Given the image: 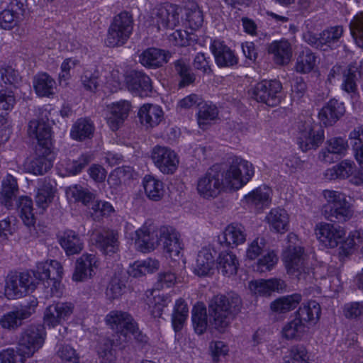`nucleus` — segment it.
Here are the masks:
<instances>
[{"mask_svg": "<svg viewBox=\"0 0 363 363\" xmlns=\"http://www.w3.org/2000/svg\"><path fill=\"white\" fill-rule=\"evenodd\" d=\"M218 109L213 104L201 103L197 113V121L199 126L202 129H206L213 121L218 117Z\"/></svg>", "mask_w": 363, "mask_h": 363, "instance_id": "nucleus-42", "label": "nucleus"}, {"mask_svg": "<svg viewBox=\"0 0 363 363\" xmlns=\"http://www.w3.org/2000/svg\"><path fill=\"white\" fill-rule=\"evenodd\" d=\"M105 322L112 330L121 335H126L128 330L134 327L135 320L126 311L113 310L106 315Z\"/></svg>", "mask_w": 363, "mask_h": 363, "instance_id": "nucleus-22", "label": "nucleus"}, {"mask_svg": "<svg viewBox=\"0 0 363 363\" xmlns=\"http://www.w3.org/2000/svg\"><path fill=\"white\" fill-rule=\"evenodd\" d=\"M98 266V260L94 255L83 254L76 261L72 279L75 281H83L91 278L95 274Z\"/></svg>", "mask_w": 363, "mask_h": 363, "instance_id": "nucleus-21", "label": "nucleus"}, {"mask_svg": "<svg viewBox=\"0 0 363 363\" xmlns=\"http://www.w3.org/2000/svg\"><path fill=\"white\" fill-rule=\"evenodd\" d=\"M169 55L164 50L150 48L144 50L140 55V63L147 67H159L168 61Z\"/></svg>", "mask_w": 363, "mask_h": 363, "instance_id": "nucleus-34", "label": "nucleus"}, {"mask_svg": "<svg viewBox=\"0 0 363 363\" xmlns=\"http://www.w3.org/2000/svg\"><path fill=\"white\" fill-rule=\"evenodd\" d=\"M211 50L217 65L220 67H233L238 62V58L234 52L223 42L214 40L211 45Z\"/></svg>", "mask_w": 363, "mask_h": 363, "instance_id": "nucleus-28", "label": "nucleus"}, {"mask_svg": "<svg viewBox=\"0 0 363 363\" xmlns=\"http://www.w3.org/2000/svg\"><path fill=\"white\" fill-rule=\"evenodd\" d=\"M323 194L326 203L323 205L321 213L326 220L344 223L353 218V206L347 200L345 194L333 190H325Z\"/></svg>", "mask_w": 363, "mask_h": 363, "instance_id": "nucleus-2", "label": "nucleus"}, {"mask_svg": "<svg viewBox=\"0 0 363 363\" xmlns=\"http://www.w3.org/2000/svg\"><path fill=\"white\" fill-rule=\"evenodd\" d=\"M99 73L98 71L86 70L84 72L81 81L84 88L89 91L95 92L99 86Z\"/></svg>", "mask_w": 363, "mask_h": 363, "instance_id": "nucleus-62", "label": "nucleus"}, {"mask_svg": "<svg viewBox=\"0 0 363 363\" xmlns=\"http://www.w3.org/2000/svg\"><path fill=\"white\" fill-rule=\"evenodd\" d=\"M160 245L162 244L164 251L168 257L177 262L179 268H184L185 264L182 250L184 245L180 239L179 233L171 226L160 228Z\"/></svg>", "mask_w": 363, "mask_h": 363, "instance_id": "nucleus-6", "label": "nucleus"}, {"mask_svg": "<svg viewBox=\"0 0 363 363\" xmlns=\"http://www.w3.org/2000/svg\"><path fill=\"white\" fill-rule=\"evenodd\" d=\"M306 326L298 317L288 322L282 328L283 337L286 340H300L305 333Z\"/></svg>", "mask_w": 363, "mask_h": 363, "instance_id": "nucleus-48", "label": "nucleus"}, {"mask_svg": "<svg viewBox=\"0 0 363 363\" xmlns=\"http://www.w3.org/2000/svg\"><path fill=\"white\" fill-rule=\"evenodd\" d=\"M51 267L57 268V269L60 268L57 260L42 262L37 264L36 269L31 274L38 283V281H48L51 278Z\"/></svg>", "mask_w": 363, "mask_h": 363, "instance_id": "nucleus-53", "label": "nucleus"}, {"mask_svg": "<svg viewBox=\"0 0 363 363\" xmlns=\"http://www.w3.org/2000/svg\"><path fill=\"white\" fill-rule=\"evenodd\" d=\"M52 167V154L50 147H35L34 157L27 162L28 172L42 175Z\"/></svg>", "mask_w": 363, "mask_h": 363, "instance_id": "nucleus-20", "label": "nucleus"}, {"mask_svg": "<svg viewBox=\"0 0 363 363\" xmlns=\"http://www.w3.org/2000/svg\"><path fill=\"white\" fill-rule=\"evenodd\" d=\"M58 241L67 255L79 254L84 248V242L79 235L72 230H66L58 235Z\"/></svg>", "mask_w": 363, "mask_h": 363, "instance_id": "nucleus-31", "label": "nucleus"}, {"mask_svg": "<svg viewBox=\"0 0 363 363\" xmlns=\"http://www.w3.org/2000/svg\"><path fill=\"white\" fill-rule=\"evenodd\" d=\"M224 189L221 181V174L215 169H210L204 175L199 178L196 190L203 199L217 197Z\"/></svg>", "mask_w": 363, "mask_h": 363, "instance_id": "nucleus-11", "label": "nucleus"}, {"mask_svg": "<svg viewBox=\"0 0 363 363\" xmlns=\"http://www.w3.org/2000/svg\"><path fill=\"white\" fill-rule=\"evenodd\" d=\"M301 300L302 296L297 293L284 296L272 302L270 308L274 312L286 313L295 309Z\"/></svg>", "mask_w": 363, "mask_h": 363, "instance_id": "nucleus-38", "label": "nucleus"}, {"mask_svg": "<svg viewBox=\"0 0 363 363\" xmlns=\"http://www.w3.org/2000/svg\"><path fill=\"white\" fill-rule=\"evenodd\" d=\"M297 317L303 322L315 323L320 318L321 308L315 301L303 303L297 311Z\"/></svg>", "mask_w": 363, "mask_h": 363, "instance_id": "nucleus-47", "label": "nucleus"}, {"mask_svg": "<svg viewBox=\"0 0 363 363\" xmlns=\"http://www.w3.org/2000/svg\"><path fill=\"white\" fill-rule=\"evenodd\" d=\"M327 175L330 179L350 178V182L355 185L363 184V169L358 170L353 161L345 160L333 168L328 169Z\"/></svg>", "mask_w": 363, "mask_h": 363, "instance_id": "nucleus-17", "label": "nucleus"}, {"mask_svg": "<svg viewBox=\"0 0 363 363\" xmlns=\"http://www.w3.org/2000/svg\"><path fill=\"white\" fill-rule=\"evenodd\" d=\"M138 116L143 125L147 128H152L162 121L164 112L157 104H145L139 108Z\"/></svg>", "mask_w": 363, "mask_h": 363, "instance_id": "nucleus-27", "label": "nucleus"}, {"mask_svg": "<svg viewBox=\"0 0 363 363\" xmlns=\"http://www.w3.org/2000/svg\"><path fill=\"white\" fill-rule=\"evenodd\" d=\"M33 87L38 96L49 97L55 94L56 82L48 73L40 72L34 77Z\"/></svg>", "mask_w": 363, "mask_h": 363, "instance_id": "nucleus-35", "label": "nucleus"}, {"mask_svg": "<svg viewBox=\"0 0 363 363\" xmlns=\"http://www.w3.org/2000/svg\"><path fill=\"white\" fill-rule=\"evenodd\" d=\"M38 282L29 272H11L6 277L4 295L9 300L26 296L33 291Z\"/></svg>", "mask_w": 363, "mask_h": 363, "instance_id": "nucleus-4", "label": "nucleus"}, {"mask_svg": "<svg viewBox=\"0 0 363 363\" xmlns=\"http://www.w3.org/2000/svg\"><path fill=\"white\" fill-rule=\"evenodd\" d=\"M278 257L274 251L268 252L257 263V270L260 272L271 270L277 263Z\"/></svg>", "mask_w": 363, "mask_h": 363, "instance_id": "nucleus-64", "label": "nucleus"}, {"mask_svg": "<svg viewBox=\"0 0 363 363\" xmlns=\"http://www.w3.org/2000/svg\"><path fill=\"white\" fill-rule=\"evenodd\" d=\"M143 184L147 197L154 201H160L164 194V184L162 181L152 175H146Z\"/></svg>", "mask_w": 363, "mask_h": 363, "instance_id": "nucleus-39", "label": "nucleus"}, {"mask_svg": "<svg viewBox=\"0 0 363 363\" xmlns=\"http://www.w3.org/2000/svg\"><path fill=\"white\" fill-rule=\"evenodd\" d=\"M350 32L357 44L363 48V12L357 13L350 23Z\"/></svg>", "mask_w": 363, "mask_h": 363, "instance_id": "nucleus-58", "label": "nucleus"}, {"mask_svg": "<svg viewBox=\"0 0 363 363\" xmlns=\"http://www.w3.org/2000/svg\"><path fill=\"white\" fill-rule=\"evenodd\" d=\"M56 189L50 179H45L40 182L35 202L39 208L45 210L52 203Z\"/></svg>", "mask_w": 363, "mask_h": 363, "instance_id": "nucleus-37", "label": "nucleus"}, {"mask_svg": "<svg viewBox=\"0 0 363 363\" xmlns=\"http://www.w3.org/2000/svg\"><path fill=\"white\" fill-rule=\"evenodd\" d=\"M282 85L277 80H264L257 83L250 91V95L257 102L275 106L280 102L279 94Z\"/></svg>", "mask_w": 363, "mask_h": 363, "instance_id": "nucleus-9", "label": "nucleus"}, {"mask_svg": "<svg viewBox=\"0 0 363 363\" xmlns=\"http://www.w3.org/2000/svg\"><path fill=\"white\" fill-rule=\"evenodd\" d=\"M91 209L92 210L91 216L94 220L110 216L115 211L109 202L101 200L94 201Z\"/></svg>", "mask_w": 363, "mask_h": 363, "instance_id": "nucleus-57", "label": "nucleus"}, {"mask_svg": "<svg viewBox=\"0 0 363 363\" xmlns=\"http://www.w3.org/2000/svg\"><path fill=\"white\" fill-rule=\"evenodd\" d=\"M18 209L20 217L24 224L27 226H32L35 223V217L33 213V201L28 196H22L18 202Z\"/></svg>", "mask_w": 363, "mask_h": 363, "instance_id": "nucleus-50", "label": "nucleus"}, {"mask_svg": "<svg viewBox=\"0 0 363 363\" xmlns=\"http://www.w3.org/2000/svg\"><path fill=\"white\" fill-rule=\"evenodd\" d=\"M126 286L124 281L118 277H113L106 290V298L113 301L119 299L125 292Z\"/></svg>", "mask_w": 363, "mask_h": 363, "instance_id": "nucleus-55", "label": "nucleus"}, {"mask_svg": "<svg viewBox=\"0 0 363 363\" xmlns=\"http://www.w3.org/2000/svg\"><path fill=\"white\" fill-rule=\"evenodd\" d=\"M281 280L271 279L267 280L252 281L250 283V289L255 294L260 296H269L273 291H278L281 288Z\"/></svg>", "mask_w": 363, "mask_h": 363, "instance_id": "nucleus-43", "label": "nucleus"}, {"mask_svg": "<svg viewBox=\"0 0 363 363\" xmlns=\"http://www.w3.org/2000/svg\"><path fill=\"white\" fill-rule=\"evenodd\" d=\"M151 157L154 164L164 174H173L179 164L177 153L164 146H155L152 150Z\"/></svg>", "mask_w": 363, "mask_h": 363, "instance_id": "nucleus-12", "label": "nucleus"}, {"mask_svg": "<svg viewBox=\"0 0 363 363\" xmlns=\"http://www.w3.org/2000/svg\"><path fill=\"white\" fill-rule=\"evenodd\" d=\"M238 265V259L233 252L225 251L220 253L218 257V269L224 276L235 274Z\"/></svg>", "mask_w": 363, "mask_h": 363, "instance_id": "nucleus-40", "label": "nucleus"}, {"mask_svg": "<svg viewBox=\"0 0 363 363\" xmlns=\"http://www.w3.org/2000/svg\"><path fill=\"white\" fill-rule=\"evenodd\" d=\"M28 358L17 349L8 348L0 352V363H26Z\"/></svg>", "mask_w": 363, "mask_h": 363, "instance_id": "nucleus-60", "label": "nucleus"}, {"mask_svg": "<svg viewBox=\"0 0 363 363\" xmlns=\"http://www.w3.org/2000/svg\"><path fill=\"white\" fill-rule=\"evenodd\" d=\"M247 234L245 227L238 223H232L224 229L222 238H219L220 242L225 243L226 246L235 247L243 244L246 240Z\"/></svg>", "mask_w": 363, "mask_h": 363, "instance_id": "nucleus-29", "label": "nucleus"}, {"mask_svg": "<svg viewBox=\"0 0 363 363\" xmlns=\"http://www.w3.org/2000/svg\"><path fill=\"white\" fill-rule=\"evenodd\" d=\"M68 199L74 201H81L85 206L94 200V194L87 189L79 185L69 186L66 190Z\"/></svg>", "mask_w": 363, "mask_h": 363, "instance_id": "nucleus-52", "label": "nucleus"}, {"mask_svg": "<svg viewBox=\"0 0 363 363\" xmlns=\"http://www.w3.org/2000/svg\"><path fill=\"white\" fill-rule=\"evenodd\" d=\"M272 189L267 186H260L246 194L242 203L248 207L261 210L268 207L272 202Z\"/></svg>", "mask_w": 363, "mask_h": 363, "instance_id": "nucleus-24", "label": "nucleus"}, {"mask_svg": "<svg viewBox=\"0 0 363 363\" xmlns=\"http://www.w3.org/2000/svg\"><path fill=\"white\" fill-rule=\"evenodd\" d=\"M24 13L23 4L18 0H13L7 8L0 13V27L4 30H11L17 26Z\"/></svg>", "mask_w": 363, "mask_h": 363, "instance_id": "nucleus-23", "label": "nucleus"}, {"mask_svg": "<svg viewBox=\"0 0 363 363\" xmlns=\"http://www.w3.org/2000/svg\"><path fill=\"white\" fill-rule=\"evenodd\" d=\"M189 314L186 303L182 298L177 300L172 315V325L175 331L180 330L185 323Z\"/></svg>", "mask_w": 363, "mask_h": 363, "instance_id": "nucleus-49", "label": "nucleus"}, {"mask_svg": "<svg viewBox=\"0 0 363 363\" xmlns=\"http://www.w3.org/2000/svg\"><path fill=\"white\" fill-rule=\"evenodd\" d=\"M255 173L253 164L241 157L232 159L228 168L220 172L224 188L238 190L246 185Z\"/></svg>", "mask_w": 363, "mask_h": 363, "instance_id": "nucleus-3", "label": "nucleus"}, {"mask_svg": "<svg viewBox=\"0 0 363 363\" xmlns=\"http://www.w3.org/2000/svg\"><path fill=\"white\" fill-rule=\"evenodd\" d=\"M94 126L93 123L86 118L78 119L72 125L70 131L72 138L76 140H84L93 135Z\"/></svg>", "mask_w": 363, "mask_h": 363, "instance_id": "nucleus-45", "label": "nucleus"}, {"mask_svg": "<svg viewBox=\"0 0 363 363\" xmlns=\"http://www.w3.org/2000/svg\"><path fill=\"white\" fill-rule=\"evenodd\" d=\"M56 357L60 363H79V357L76 350L69 345L58 343L57 345Z\"/></svg>", "mask_w": 363, "mask_h": 363, "instance_id": "nucleus-54", "label": "nucleus"}, {"mask_svg": "<svg viewBox=\"0 0 363 363\" xmlns=\"http://www.w3.org/2000/svg\"><path fill=\"white\" fill-rule=\"evenodd\" d=\"M126 82L128 90L140 97L147 96L152 91L150 78L140 72H132L127 77Z\"/></svg>", "mask_w": 363, "mask_h": 363, "instance_id": "nucleus-25", "label": "nucleus"}, {"mask_svg": "<svg viewBox=\"0 0 363 363\" xmlns=\"http://www.w3.org/2000/svg\"><path fill=\"white\" fill-rule=\"evenodd\" d=\"M181 8L169 3L155 6L151 11L152 24L157 28H174L179 22Z\"/></svg>", "mask_w": 363, "mask_h": 363, "instance_id": "nucleus-8", "label": "nucleus"}, {"mask_svg": "<svg viewBox=\"0 0 363 363\" xmlns=\"http://www.w3.org/2000/svg\"><path fill=\"white\" fill-rule=\"evenodd\" d=\"M214 265V257L209 250L203 248L199 252L194 272L199 276H206L210 274Z\"/></svg>", "mask_w": 363, "mask_h": 363, "instance_id": "nucleus-44", "label": "nucleus"}, {"mask_svg": "<svg viewBox=\"0 0 363 363\" xmlns=\"http://www.w3.org/2000/svg\"><path fill=\"white\" fill-rule=\"evenodd\" d=\"M175 69L181 77L179 86H186L194 82V75L190 72L189 66L184 61L177 60L175 62Z\"/></svg>", "mask_w": 363, "mask_h": 363, "instance_id": "nucleus-61", "label": "nucleus"}, {"mask_svg": "<svg viewBox=\"0 0 363 363\" xmlns=\"http://www.w3.org/2000/svg\"><path fill=\"white\" fill-rule=\"evenodd\" d=\"M267 50L273 55L274 62L279 65L288 64L292 57L291 45L286 40L273 41L268 46Z\"/></svg>", "mask_w": 363, "mask_h": 363, "instance_id": "nucleus-32", "label": "nucleus"}, {"mask_svg": "<svg viewBox=\"0 0 363 363\" xmlns=\"http://www.w3.org/2000/svg\"><path fill=\"white\" fill-rule=\"evenodd\" d=\"M190 5L191 7L188 8L186 13V22L191 30H196L203 25V13L196 4L191 3Z\"/></svg>", "mask_w": 363, "mask_h": 363, "instance_id": "nucleus-56", "label": "nucleus"}, {"mask_svg": "<svg viewBox=\"0 0 363 363\" xmlns=\"http://www.w3.org/2000/svg\"><path fill=\"white\" fill-rule=\"evenodd\" d=\"M316 65V56L309 49L301 52L296 58L295 70L301 74L311 72Z\"/></svg>", "mask_w": 363, "mask_h": 363, "instance_id": "nucleus-46", "label": "nucleus"}, {"mask_svg": "<svg viewBox=\"0 0 363 363\" xmlns=\"http://www.w3.org/2000/svg\"><path fill=\"white\" fill-rule=\"evenodd\" d=\"M160 228L152 223L145 222L135 230V245L142 252H150L160 246Z\"/></svg>", "mask_w": 363, "mask_h": 363, "instance_id": "nucleus-13", "label": "nucleus"}, {"mask_svg": "<svg viewBox=\"0 0 363 363\" xmlns=\"http://www.w3.org/2000/svg\"><path fill=\"white\" fill-rule=\"evenodd\" d=\"M18 192V184L16 179L9 174L2 181V189L0 192V203L6 208L12 206L13 199Z\"/></svg>", "mask_w": 363, "mask_h": 363, "instance_id": "nucleus-41", "label": "nucleus"}, {"mask_svg": "<svg viewBox=\"0 0 363 363\" xmlns=\"http://www.w3.org/2000/svg\"><path fill=\"white\" fill-rule=\"evenodd\" d=\"M48 118L33 119L28 123V135L38 142L36 147H50L52 131Z\"/></svg>", "mask_w": 363, "mask_h": 363, "instance_id": "nucleus-18", "label": "nucleus"}, {"mask_svg": "<svg viewBox=\"0 0 363 363\" xmlns=\"http://www.w3.org/2000/svg\"><path fill=\"white\" fill-rule=\"evenodd\" d=\"M315 234L323 245L334 248L342 242L345 236V230L341 226L333 223L320 222L315 227Z\"/></svg>", "mask_w": 363, "mask_h": 363, "instance_id": "nucleus-15", "label": "nucleus"}, {"mask_svg": "<svg viewBox=\"0 0 363 363\" xmlns=\"http://www.w3.org/2000/svg\"><path fill=\"white\" fill-rule=\"evenodd\" d=\"M344 33L342 26H330L322 31V41L326 50L337 46Z\"/></svg>", "mask_w": 363, "mask_h": 363, "instance_id": "nucleus-51", "label": "nucleus"}, {"mask_svg": "<svg viewBox=\"0 0 363 363\" xmlns=\"http://www.w3.org/2000/svg\"><path fill=\"white\" fill-rule=\"evenodd\" d=\"M242 300L235 294H218L208 302V320L206 307L198 303L192 309V323L196 333L203 334L208 324L218 331L225 333L240 312Z\"/></svg>", "mask_w": 363, "mask_h": 363, "instance_id": "nucleus-1", "label": "nucleus"}, {"mask_svg": "<svg viewBox=\"0 0 363 363\" xmlns=\"http://www.w3.org/2000/svg\"><path fill=\"white\" fill-rule=\"evenodd\" d=\"M133 29V16L128 11L116 15L108 30L105 43L108 47H118L124 45L129 39Z\"/></svg>", "mask_w": 363, "mask_h": 363, "instance_id": "nucleus-5", "label": "nucleus"}, {"mask_svg": "<svg viewBox=\"0 0 363 363\" xmlns=\"http://www.w3.org/2000/svg\"><path fill=\"white\" fill-rule=\"evenodd\" d=\"M32 304L16 308L4 314L0 318V325L8 330H16L23 325L24 320L28 319L35 311L36 301Z\"/></svg>", "mask_w": 363, "mask_h": 363, "instance_id": "nucleus-16", "label": "nucleus"}, {"mask_svg": "<svg viewBox=\"0 0 363 363\" xmlns=\"http://www.w3.org/2000/svg\"><path fill=\"white\" fill-rule=\"evenodd\" d=\"M283 261L287 272L298 279H305L310 269L306 266L303 249L300 246L289 245L283 252Z\"/></svg>", "mask_w": 363, "mask_h": 363, "instance_id": "nucleus-10", "label": "nucleus"}, {"mask_svg": "<svg viewBox=\"0 0 363 363\" xmlns=\"http://www.w3.org/2000/svg\"><path fill=\"white\" fill-rule=\"evenodd\" d=\"M132 105L129 101L121 100L106 106V123L112 131L121 128L128 118Z\"/></svg>", "mask_w": 363, "mask_h": 363, "instance_id": "nucleus-14", "label": "nucleus"}, {"mask_svg": "<svg viewBox=\"0 0 363 363\" xmlns=\"http://www.w3.org/2000/svg\"><path fill=\"white\" fill-rule=\"evenodd\" d=\"M347 148V140L342 137H333L326 140L324 148L318 154V159L326 164H331L339 156L344 155Z\"/></svg>", "mask_w": 363, "mask_h": 363, "instance_id": "nucleus-19", "label": "nucleus"}, {"mask_svg": "<svg viewBox=\"0 0 363 363\" xmlns=\"http://www.w3.org/2000/svg\"><path fill=\"white\" fill-rule=\"evenodd\" d=\"M269 229L276 233H284L289 229V218L287 212L280 208H274L265 217Z\"/></svg>", "mask_w": 363, "mask_h": 363, "instance_id": "nucleus-33", "label": "nucleus"}, {"mask_svg": "<svg viewBox=\"0 0 363 363\" xmlns=\"http://www.w3.org/2000/svg\"><path fill=\"white\" fill-rule=\"evenodd\" d=\"M96 247L105 255L112 256L119 251L118 233L108 230L96 234Z\"/></svg>", "mask_w": 363, "mask_h": 363, "instance_id": "nucleus-26", "label": "nucleus"}, {"mask_svg": "<svg viewBox=\"0 0 363 363\" xmlns=\"http://www.w3.org/2000/svg\"><path fill=\"white\" fill-rule=\"evenodd\" d=\"M344 113L343 104L335 99H331L320 109L318 118L325 126H330L335 124Z\"/></svg>", "mask_w": 363, "mask_h": 363, "instance_id": "nucleus-30", "label": "nucleus"}, {"mask_svg": "<svg viewBox=\"0 0 363 363\" xmlns=\"http://www.w3.org/2000/svg\"><path fill=\"white\" fill-rule=\"evenodd\" d=\"M171 303L170 296L164 294H155L153 296L152 301L149 304L151 308L152 315L155 318H159L162 315L164 308L167 307Z\"/></svg>", "mask_w": 363, "mask_h": 363, "instance_id": "nucleus-59", "label": "nucleus"}, {"mask_svg": "<svg viewBox=\"0 0 363 363\" xmlns=\"http://www.w3.org/2000/svg\"><path fill=\"white\" fill-rule=\"evenodd\" d=\"M45 337V333L42 325H29L21 331L17 350L30 358L42 347Z\"/></svg>", "mask_w": 363, "mask_h": 363, "instance_id": "nucleus-7", "label": "nucleus"}, {"mask_svg": "<svg viewBox=\"0 0 363 363\" xmlns=\"http://www.w3.org/2000/svg\"><path fill=\"white\" fill-rule=\"evenodd\" d=\"M20 78L18 72L11 66L0 67V82L5 85H15Z\"/></svg>", "mask_w": 363, "mask_h": 363, "instance_id": "nucleus-63", "label": "nucleus"}, {"mask_svg": "<svg viewBox=\"0 0 363 363\" xmlns=\"http://www.w3.org/2000/svg\"><path fill=\"white\" fill-rule=\"evenodd\" d=\"M323 140V131L322 130H315L313 128H306L298 138L300 148L303 152L312 149H316Z\"/></svg>", "mask_w": 363, "mask_h": 363, "instance_id": "nucleus-36", "label": "nucleus"}]
</instances>
